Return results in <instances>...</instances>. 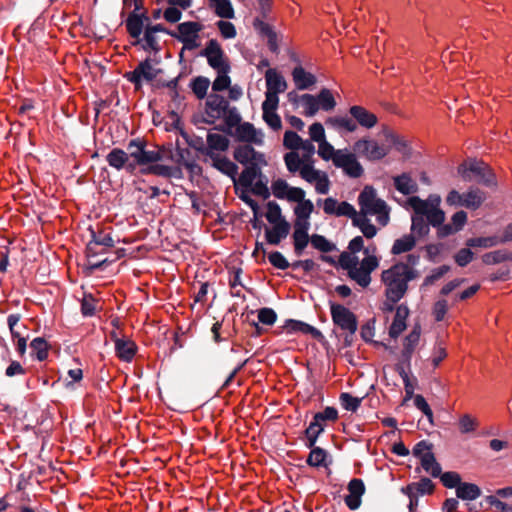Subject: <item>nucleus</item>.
<instances>
[{
    "mask_svg": "<svg viewBox=\"0 0 512 512\" xmlns=\"http://www.w3.org/2000/svg\"><path fill=\"white\" fill-rule=\"evenodd\" d=\"M205 113L201 122L212 125L216 120L223 118L224 125H218L214 129L225 134H232V129L239 124L242 117L235 106H230L229 101L222 95L211 93L205 102Z\"/></svg>",
    "mask_w": 512,
    "mask_h": 512,
    "instance_id": "nucleus-1",
    "label": "nucleus"
},
{
    "mask_svg": "<svg viewBox=\"0 0 512 512\" xmlns=\"http://www.w3.org/2000/svg\"><path fill=\"white\" fill-rule=\"evenodd\" d=\"M419 277V271L404 262H397L381 273L385 285V297L392 302H399L408 291V283Z\"/></svg>",
    "mask_w": 512,
    "mask_h": 512,
    "instance_id": "nucleus-2",
    "label": "nucleus"
},
{
    "mask_svg": "<svg viewBox=\"0 0 512 512\" xmlns=\"http://www.w3.org/2000/svg\"><path fill=\"white\" fill-rule=\"evenodd\" d=\"M408 204L414 211L411 217V233L417 238L426 237L430 232V225H440L445 221V212L442 209H436L418 196H412L408 199Z\"/></svg>",
    "mask_w": 512,
    "mask_h": 512,
    "instance_id": "nucleus-3",
    "label": "nucleus"
},
{
    "mask_svg": "<svg viewBox=\"0 0 512 512\" xmlns=\"http://www.w3.org/2000/svg\"><path fill=\"white\" fill-rule=\"evenodd\" d=\"M146 142L141 139H133L127 145L130 162L126 166V170L133 173L137 166L141 168L149 164L162 161L164 159V151L161 149L147 150Z\"/></svg>",
    "mask_w": 512,
    "mask_h": 512,
    "instance_id": "nucleus-4",
    "label": "nucleus"
},
{
    "mask_svg": "<svg viewBox=\"0 0 512 512\" xmlns=\"http://www.w3.org/2000/svg\"><path fill=\"white\" fill-rule=\"evenodd\" d=\"M457 172L466 182H470L476 178L479 184L486 187H495L497 185L494 172L483 161H465L458 166Z\"/></svg>",
    "mask_w": 512,
    "mask_h": 512,
    "instance_id": "nucleus-5",
    "label": "nucleus"
},
{
    "mask_svg": "<svg viewBox=\"0 0 512 512\" xmlns=\"http://www.w3.org/2000/svg\"><path fill=\"white\" fill-rule=\"evenodd\" d=\"M485 199V193L479 188H470L463 194L453 189L448 193L446 203L449 206H463L467 209L477 210L481 207Z\"/></svg>",
    "mask_w": 512,
    "mask_h": 512,
    "instance_id": "nucleus-6",
    "label": "nucleus"
},
{
    "mask_svg": "<svg viewBox=\"0 0 512 512\" xmlns=\"http://www.w3.org/2000/svg\"><path fill=\"white\" fill-rule=\"evenodd\" d=\"M361 216L376 215L387 208L384 200L377 198L376 190L372 186H365L358 196Z\"/></svg>",
    "mask_w": 512,
    "mask_h": 512,
    "instance_id": "nucleus-7",
    "label": "nucleus"
},
{
    "mask_svg": "<svg viewBox=\"0 0 512 512\" xmlns=\"http://www.w3.org/2000/svg\"><path fill=\"white\" fill-rule=\"evenodd\" d=\"M199 56L206 57L209 66L217 72L229 73L230 65L225 60L224 52L216 39L209 40Z\"/></svg>",
    "mask_w": 512,
    "mask_h": 512,
    "instance_id": "nucleus-8",
    "label": "nucleus"
},
{
    "mask_svg": "<svg viewBox=\"0 0 512 512\" xmlns=\"http://www.w3.org/2000/svg\"><path fill=\"white\" fill-rule=\"evenodd\" d=\"M330 313L334 325L342 331L358 329V319L347 307L331 302Z\"/></svg>",
    "mask_w": 512,
    "mask_h": 512,
    "instance_id": "nucleus-9",
    "label": "nucleus"
},
{
    "mask_svg": "<svg viewBox=\"0 0 512 512\" xmlns=\"http://www.w3.org/2000/svg\"><path fill=\"white\" fill-rule=\"evenodd\" d=\"M161 72L162 69L153 68L151 59L146 58L144 61L140 62L133 71L127 72L125 77L134 84L136 90H139L142 87V79L151 82Z\"/></svg>",
    "mask_w": 512,
    "mask_h": 512,
    "instance_id": "nucleus-10",
    "label": "nucleus"
},
{
    "mask_svg": "<svg viewBox=\"0 0 512 512\" xmlns=\"http://www.w3.org/2000/svg\"><path fill=\"white\" fill-rule=\"evenodd\" d=\"M353 150L365 156L370 161H378L383 159L388 153L389 149L384 145H379L376 141L369 139H360L354 143Z\"/></svg>",
    "mask_w": 512,
    "mask_h": 512,
    "instance_id": "nucleus-11",
    "label": "nucleus"
},
{
    "mask_svg": "<svg viewBox=\"0 0 512 512\" xmlns=\"http://www.w3.org/2000/svg\"><path fill=\"white\" fill-rule=\"evenodd\" d=\"M421 335V326L416 324L403 341V349L399 362L396 365L405 366V369H411V359L416 346L419 343Z\"/></svg>",
    "mask_w": 512,
    "mask_h": 512,
    "instance_id": "nucleus-12",
    "label": "nucleus"
},
{
    "mask_svg": "<svg viewBox=\"0 0 512 512\" xmlns=\"http://www.w3.org/2000/svg\"><path fill=\"white\" fill-rule=\"evenodd\" d=\"M334 165L342 168L345 174L351 178H359L364 173L362 165L357 161L353 153H343L341 150H338V154L334 158Z\"/></svg>",
    "mask_w": 512,
    "mask_h": 512,
    "instance_id": "nucleus-13",
    "label": "nucleus"
},
{
    "mask_svg": "<svg viewBox=\"0 0 512 512\" xmlns=\"http://www.w3.org/2000/svg\"><path fill=\"white\" fill-rule=\"evenodd\" d=\"M235 131H232L231 136H234L238 142H244L247 144H263V134L260 131H257L254 125L250 122H239V124L235 125Z\"/></svg>",
    "mask_w": 512,
    "mask_h": 512,
    "instance_id": "nucleus-14",
    "label": "nucleus"
},
{
    "mask_svg": "<svg viewBox=\"0 0 512 512\" xmlns=\"http://www.w3.org/2000/svg\"><path fill=\"white\" fill-rule=\"evenodd\" d=\"M349 494L345 496V504L351 510H356L361 505V497L365 493V485L362 479L353 478L348 483Z\"/></svg>",
    "mask_w": 512,
    "mask_h": 512,
    "instance_id": "nucleus-15",
    "label": "nucleus"
},
{
    "mask_svg": "<svg viewBox=\"0 0 512 512\" xmlns=\"http://www.w3.org/2000/svg\"><path fill=\"white\" fill-rule=\"evenodd\" d=\"M311 245L314 249H316L322 253L319 257L321 261L328 263L332 266H336L335 259L332 256L326 255L329 252L337 250V247L333 242L329 241L323 235L312 234Z\"/></svg>",
    "mask_w": 512,
    "mask_h": 512,
    "instance_id": "nucleus-16",
    "label": "nucleus"
},
{
    "mask_svg": "<svg viewBox=\"0 0 512 512\" xmlns=\"http://www.w3.org/2000/svg\"><path fill=\"white\" fill-rule=\"evenodd\" d=\"M144 20H149L146 12H143L141 14L131 12L125 21V26L128 34L132 38L136 39L134 43L135 45L139 44L141 41L139 37L143 30Z\"/></svg>",
    "mask_w": 512,
    "mask_h": 512,
    "instance_id": "nucleus-17",
    "label": "nucleus"
},
{
    "mask_svg": "<svg viewBox=\"0 0 512 512\" xmlns=\"http://www.w3.org/2000/svg\"><path fill=\"white\" fill-rule=\"evenodd\" d=\"M349 113L356 124H359L360 126L366 129L373 128L378 122L377 116L374 113L368 111L363 106H351L349 109Z\"/></svg>",
    "mask_w": 512,
    "mask_h": 512,
    "instance_id": "nucleus-18",
    "label": "nucleus"
},
{
    "mask_svg": "<svg viewBox=\"0 0 512 512\" xmlns=\"http://www.w3.org/2000/svg\"><path fill=\"white\" fill-rule=\"evenodd\" d=\"M114 350L116 356L121 361L129 363L135 357L138 351V346L133 340L123 337L121 339H117Z\"/></svg>",
    "mask_w": 512,
    "mask_h": 512,
    "instance_id": "nucleus-19",
    "label": "nucleus"
},
{
    "mask_svg": "<svg viewBox=\"0 0 512 512\" xmlns=\"http://www.w3.org/2000/svg\"><path fill=\"white\" fill-rule=\"evenodd\" d=\"M291 230L289 222H282L272 227L265 226V239L270 245H279L282 240L286 239Z\"/></svg>",
    "mask_w": 512,
    "mask_h": 512,
    "instance_id": "nucleus-20",
    "label": "nucleus"
},
{
    "mask_svg": "<svg viewBox=\"0 0 512 512\" xmlns=\"http://www.w3.org/2000/svg\"><path fill=\"white\" fill-rule=\"evenodd\" d=\"M206 142L208 158L219 155L218 153H216V151H227L230 145V140L225 135L217 133H208L206 137Z\"/></svg>",
    "mask_w": 512,
    "mask_h": 512,
    "instance_id": "nucleus-21",
    "label": "nucleus"
},
{
    "mask_svg": "<svg viewBox=\"0 0 512 512\" xmlns=\"http://www.w3.org/2000/svg\"><path fill=\"white\" fill-rule=\"evenodd\" d=\"M393 185L395 189L403 195H412L418 192L419 187L411 174L404 172L393 177Z\"/></svg>",
    "mask_w": 512,
    "mask_h": 512,
    "instance_id": "nucleus-22",
    "label": "nucleus"
},
{
    "mask_svg": "<svg viewBox=\"0 0 512 512\" xmlns=\"http://www.w3.org/2000/svg\"><path fill=\"white\" fill-rule=\"evenodd\" d=\"M91 231V240L88 242L86 247V262L82 265H79L80 267V274L83 277H90L94 270L96 269V263L92 261V259L95 257V247H96V232L90 228Z\"/></svg>",
    "mask_w": 512,
    "mask_h": 512,
    "instance_id": "nucleus-23",
    "label": "nucleus"
},
{
    "mask_svg": "<svg viewBox=\"0 0 512 512\" xmlns=\"http://www.w3.org/2000/svg\"><path fill=\"white\" fill-rule=\"evenodd\" d=\"M212 161V167L217 169L222 174L230 177L234 184H237V174H238V166L229 160L225 156L217 155L210 158Z\"/></svg>",
    "mask_w": 512,
    "mask_h": 512,
    "instance_id": "nucleus-24",
    "label": "nucleus"
},
{
    "mask_svg": "<svg viewBox=\"0 0 512 512\" xmlns=\"http://www.w3.org/2000/svg\"><path fill=\"white\" fill-rule=\"evenodd\" d=\"M409 315V308L405 304H401L396 308L393 322L389 328V336L397 338L406 329V319Z\"/></svg>",
    "mask_w": 512,
    "mask_h": 512,
    "instance_id": "nucleus-25",
    "label": "nucleus"
},
{
    "mask_svg": "<svg viewBox=\"0 0 512 512\" xmlns=\"http://www.w3.org/2000/svg\"><path fill=\"white\" fill-rule=\"evenodd\" d=\"M203 26L198 22L187 21L180 23L177 26L178 33L172 31L168 32L173 38H176L179 42H182V39L189 37H199V32L202 30Z\"/></svg>",
    "mask_w": 512,
    "mask_h": 512,
    "instance_id": "nucleus-26",
    "label": "nucleus"
},
{
    "mask_svg": "<svg viewBox=\"0 0 512 512\" xmlns=\"http://www.w3.org/2000/svg\"><path fill=\"white\" fill-rule=\"evenodd\" d=\"M266 79V92H274L276 94L282 93L287 88V83L284 77L275 69L269 68L265 72Z\"/></svg>",
    "mask_w": 512,
    "mask_h": 512,
    "instance_id": "nucleus-27",
    "label": "nucleus"
},
{
    "mask_svg": "<svg viewBox=\"0 0 512 512\" xmlns=\"http://www.w3.org/2000/svg\"><path fill=\"white\" fill-rule=\"evenodd\" d=\"M293 81L298 90H306L316 84L317 78L307 72L302 66H297L292 71Z\"/></svg>",
    "mask_w": 512,
    "mask_h": 512,
    "instance_id": "nucleus-28",
    "label": "nucleus"
},
{
    "mask_svg": "<svg viewBox=\"0 0 512 512\" xmlns=\"http://www.w3.org/2000/svg\"><path fill=\"white\" fill-rule=\"evenodd\" d=\"M435 484L431 479L427 477H422L419 482H413L408 484L406 487L401 489L402 492H413L419 495H430L434 492Z\"/></svg>",
    "mask_w": 512,
    "mask_h": 512,
    "instance_id": "nucleus-29",
    "label": "nucleus"
},
{
    "mask_svg": "<svg viewBox=\"0 0 512 512\" xmlns=\"http://www.w3.org/2000/svg\"><path fill=\"white\" fill-rule=\"evenodd\" d=\"M456 496L463 501H473L481 496V489L474 483L462 482L457 487Z\"/></svg>",
    "mask_w": 512,
    "mask_h": 512,
    "instance_id": "nucleus-30",
    "label": "nucleus"
},
{
    "mask_svg": "<svg viewBox=\"0 0 512 512\" xmlns=\"http://www.w3.org/2000/svg\"><path fill=\"white\" fill-rule=\"evenodd\" d=\"M104 316H106L107 319L105 321V325L101 326V330L106 336L109 335L110 339L114 342V346H116L117 339L124 337L120 336V332L118 331L120 320L113 314L108 315V311H105Z\"/></svg>",
    "mask_w": 512,
    "mask_h": 512,
    "instance_id": "nucleus-31",
    "label": "nucleus"
},
{
    "mask_svg": "<svg viewBox=\"0 0 512 512\" xmlns=\"http://www.w3.org/2000/svg\"><path fill=\"white\" fill-rule=\"evenodd\" d=\"M416 242V236L413 234H405L394 241L391 253L393 255H400L402 253L409 252L416 246Z\"/></svg>",
    "mask_w": 512,
    "mask_h": 512,
    "instance_id": "nucleus-32",
    "label": "nucleus"
},
{
    "mask_svg": "<svg viewBox=\"0 0 512 512\" xmlns=\"http://www.w3.org/2000/svg\"><path fill=\"white\" fill-rule=\"evenodd\" d=\"M262 175L261 169L257 166V163L248 164V166L241 172L240 176L237 179V183H239L243 187H251L253 185L254 180L257 177Z\"/></svg>",
    "mask_w": 512,
    "mask_h": 512,
    "instance_id": "nucleus-33",
    "label": "nucleus"
},
{
    "mask_svg": "<svg viewBox=\"0 0 512 512\" xmlns=\"http://www.w3.org/2000/svg\"><path fill=\"white\" fill-rule=\"evenodd\" d=\"M88 283L81 285L82 299H81V312L84 316H93L96 310V299L92 292L87 290Z\"/></svg>",
    "mask_w": 512,
    "mask_h": 512,
    "instance_id": "nucleus-34",
    "label": "nucleus"
},
{
    "mask_svg": "<svg viewBox=\"0 0 512 512\" xmlns=\"http://www.w3.org/2000/svg\"><path fill=\"white\" fill-rule=\"evenodd\" d=\"M421 468L429 473L432 477L437 478L441 475V465L437 462L436 457L432 451L426 452V454L420 459Z\"/></svg>",
    "mask_w": 512,
    "mask_h": 512,
    "instance_id": "nucleus-35",
    "label": "nucleus"
},
{
    "mask_svg": "<svg viewBox=\"0 0 512 512\" xmlns=\"http://www.w3.org/2000/svg\"><path fill=\"white\" fill-rule=\"evenodd\" d=\"M107 161L109 165H111L112 167H115L117 169H126L128 162H130L129 152H125L121 149H113L107 155Z\"/></svg>",
    "mask_w": 512,
    "mask_h": 512,
    "instance_id": "nucleus-36",
    "label": "nucleus"
},
{
    "mask_svg": "<svg viewBox=\"0 0 512 512\" xmlns=\"http://www.w3.org/2000/svg\"><path fill=\"white\" fill-rule=\"evenodd\" d=\"M267 212L265 217L271 225H276L282 222H288L287 219L282 215V209L280 205L275 201H269L266 204Z\"/></svg>",
    "mask_w": 512,
    "mask_h": 512,
    "instance_id": "nucleus-37",
    "label": "nucleus"
},
{
    "mask_svg": "<svg viewBox=\"0 0 512 512\" xmlns=\"http://www.w3.org/2000/svg\"><path fill=\"white\" fill-rule=\"evenodd\" d=\"M210 86V80L205 76H197L192 79L190 88L195 96L202 100L207 96V91Z\"/></svg>",
    "mask_w": 512,
    "mask_h": 512,
    "instance_id": "nucleus-38",
    "label": "nucleus"
},
{
    "mask_svg": "<svg viewBox=\"0 0 512 512\" xmlns=\"http://www.w3.org/2000/svg\"><path fill=\"white\" fill-rule=\"evenodd\" d=\"M31 353L39 361H44L48 357L49 345L42 337L34 338L30 343Z\"/></svg>",
    "mask_w": 512,
    "mask_h": 512,
    "instance_id": "nucleus-39",
    "label": "nucleus"
},
{
    "mask_svg": "<svg viewBox=\"0 0 512 512\" xmlns=\"http://www.w3.org/2000/svg\"><path fill=\"white\" fill-rule=\"evenodd\" d=\"M352 225L359 228L367 239H371L376 236L378 231L376 226L371 223L367 216L360 215L357 219H354V223Z\"/></svg>",
    "mask_w": 512,
    "mask_h": 512,
    "instance_id": "nucleus-40",
    "label": "nucleus"
},
{
    "mask_svg": "<svg viewBox=\"0 0 512 512\" xmlns=\"http://www.w3.org/2000/svg\"><path fill=\"white\" fill-rule=\"evenodd\" d=\"M284 161L287 170L290 173H296L301 171L302 166L307 164L308 161L304 158H300L299 154L295 151L288 152L284 155Z\"/></svg>",
    "mask_w": 512,
    "mask_h": 512,
    "instance_id": "nucleus-41",
    "label": "nucleus"
},
{
    "mask_svg": "<svg viewBox=\"0 0 512 512\" xmlns=\"http://www.w3.org/2000/svg\"><path fill=\"white\" fill-rule=\"evenodd\" d=\"M326 124L331 125L337 129H345L348 132H354L357 129V124L355 123L354 119L349 117H329L326 120Z\"/></svg>",
    "mask_w": 512,
    "mask_h": 512,
    "instance_id": "nucleus-42",
    "label": "nucleus"
},
{
    "mask_svg": "<svg viewBox=\"0 0 512 512\" xmlns=\"http://www.w3.org/2000/svg\"><path fill=\"white\" fill-rule=\"evenodd\" d=\"M327 457L328 453L326 450L320 447H316L310 451L306 462L311 467H326Z\"/></svg>",
    "mask_w": 512,
    "mask_h": 512,
    "instance_id": "nucleus-43",
    "label": "nucleus"
},
{
    "mask_svg": "<svg viewBox=\"0 0 512 512\" xmlns=\"http://www.w3.org/2000/svg\"><path fill=\"white\" fill-rule=\"evenodd\" d=\"M294 254L300 257L309 243L312 242V235L293 232L292 233Z\"/></svg>",
    "mask_w": 512,
    "mask_h": 512,
    "instance_id": "nucleus-44",
    "label": "nucleus"
},
{
    "mask_svg": "<svg viewBox=\"0 0 512 512\" xmlns=\"http://www.w3.org/2000/svg\"><path fill=\"white\" fill-rule=\"evenodd\" d=\"M375 334V319H370L366 323L361 326L360 335L361 338L367 342L372 343L375 346H383L384 348H388V346L379 341H373V337Z\"/></svg>",
    "mask_w": 512,
    "mask_h": 512,
    "instance_id": "nucleus-45",
    "label": "nucleus"
},
{
    "mask_svg": "<svg viewBox=\"0 0 512 512\" xmlns=\"http://www.w3.org/2000/svg\"><path fill=\"white\" fill-rule=\"evenodd\" d=\"M319 109L331 111L336 107V101L332 92L327 88H322L317 96Z\"/></svg>",
    "mask_w": 512,
    "mask_h": 512,
    "instance_id": "nucleus-46",
    "label": "nucleus"
},
{
    "mask_svg": "<svg viewBox=\"0 0 512 512\" xmlns=\"http://www.w3.org/2000/svg\"><path fill=\"white\" fill-rule=\"evenodd\" d=\"M254 148L250 144L239 145L233 153L234 159L242 165L251 164Z\"/></svg>",
    "mask_w": 512,
    "mask_h": 512,
    "instance_id": "nucleus-47",
    "label": "nucleus"
},
{
    "mask_svg": "<svg viewBox=\"0 0 512 512\" xmlns=\"http://www.w3.org/2000/svg\"><path fill=\"white\" fill-rule=\"evenodd\" d=\"M176 155L178 157L176 160L177 163L184 165L190 171H194V169L198 167L192 152L188 148H180L177 146Z\"/></svg>",
    "mask_w": 512,
    "mask_h": 512,
    "instance_id": "nucleus-48",
    "label": "nucleus"
},
{
    "mask_svg": "<svg viewBox=\"0 0 512 512\" xmlns=\"http://www.w3.org/2000/svg\"><path fill=\"white\" fill-rule=\"evenodd\" d=\"M215 4V13L217 16L226 19H232L235 16L233 6L230 0H210Z\"/></svg>",
    "mask_w": 512,
    "mask_h": 512,
    "instance_id": "nucleus-49",
    "label": "nucleus"
},
{
    "mask_svg": "<svg viewBox=\"0 0 512 512\" xmlns=\"http://www.w3.org/2000/svg\"><path fill=\"white\" fill-rule=\"evenodd\" d=\"M348 276L363 288L367 287L371 282V274L361 267L356 266L353 269H349Z\"/></svg>",
    "mask_w": 512,
    "mask_h": 512,
    "instance_id": "nucleus-50",
    "label": "nucleus"
},
{
    "mask_svg": "<svg viewBox=\"0 0 512 512\" xmlns=\"http://www.w3.org/2000/svg\"><path fill=\"white\" fill-rule=\"evenodd\" d=\"M140 172L143 175L152 174V175H157V176H162V177H170L172 174V169L169 166L157 164V162H156V163L149 164L144 168H141Z\"/></svg>",
    "mask_w": 512,
    "mask_h": 512,
    "instance_id": "nucleus-51",
    "label": "nucleus"
},
{
    "mask_svg": "<svg viewBox=\"0 0 512 512\" xmlns=\"http://www.w3.org/2000/svg\"><path fill=\"white\" fill-rule=\"evenodd\" d=\"M341 406L351 412H356L361 405L362 398L354 397L348 392H343L339 396Z\"/></svg>",
    "mask_w": 512,
    "mask_h": 512,
    "instance_id": "nucleus-52",
    "label": "nucleus"
},
{
    "mask_svg": "<svg viewBox=\"0 0 512 512\" xmlns=\"http://www.w3.org/2000/svg\"><path fill=\"white\" fill-rule=\"evenodd\" d=\"M300 101L305 107V116L313 117L319 110L318 100L312 94H303L300 96Z\"/></svg>",
    "mask_w": 512,
    "mask_h": 512,
    "instance_id": "nucleus-53",
    "label": "nucleus"
},
{
    "mask_svg": "<svg viewBox=\"0 0 512 512\" xmlns=\"http://www.w3.org/2000/svg\"><path fill=\"white\" fill-rule=\"evenodd\" d=\"M458 426L461 433L467 434L474 432L479 426V422L470 414H464L460 417Z\"/></svg>",
    "mask_w": 512,
    "mask_h": 512,
    "instance_id": "nucleus-54",
    "label": "nucleus"
},
{
    "mask_svg": "<svg viewBox=\"0 0 512 512\" xmlns=\"http://www.w3.org/2000/svg\"><path fill=\"white\" fill-rule=\"evenodd\" d=\"M322 172L323 171L314 168L312 161H308L307 164H304L302 166V169L300 171V177L304 179L306 182L312 184L318 179V177H320Z\"/></svg>",
    "mask_w": 512,
    "mask_h": 512,
    "instance_id": "nucleus-55",
    "label": "nucleus"
},
{
    "mask_svg": "<svg viewBox=\"0 0 512 512\" xmlns=\"http://www.w3.org/2000/svg\"><path fill=\"white\" fill-rule=\"evenodd\" d=\"M439 477L443 486L449 489H457V487L462 483L460 474L454 471L441 472Z\"/></svg>",
    "mask_w": 512,
    "mask_h": 512,
    "instance_id": "nucleus-56",
    "label": "nucleus"
},
{
    "mask_svg": "<svg viewBox=\"0 0 512 512\" xmlns=\"http://www.w3.org/2000/svg\"><path fill=\"white\" fill-rule=\"evenodd\" d=\"M294 215L298 218L309 217L314 211V204L310 199H304L294 207Z\"/></svg>",
    "mask_w": 512,
    "mask_h": 512,
    "instance_id": "nucleus-57",
    "label": "nucleus"
},
{
    "mask_svg": "<svg viewBox=\"0 0 512 512\" xmlns=\"http://www.w3.org/2000/svg\"><path fill=\"white\" fill-rule=\"evenodd\" d=\"M302 138L294 131L288 130L284 134L283 145L292 151L300 149Z\"/></svg>",
    "mask_w": 512,
    "mask_h": 512,
    "instance_id": "nucleus-58",
    "label": "nucleus"
},
{
    "mask_svg": "<svg viewBox=\"0 0 512 512\" xmlns=\"http://www.w3.org/2000/svg\"><path fill=\"white\" fill-rule=\"evenodd\" d=\"M508 259H510V257L503 250H496V251L488 252L482 256V261L486 265L498 264V263L504 262Z\"/></svg>",
    "mask_w": 512,
    "mask_h": 512,
    "instance_id": "nucleus-59",
    "label": "nucleus"
},
{
    "mask_svg": "<svg viewBox=\"0 0 512 512\" xmlns=\"http://www.w3.org/2000/svg\"><path fill=\"white\" fill-rule=\"evenodd\" d=\"M346 216L352 220V224L354 223V219H357L360 214L357 212L352 204L346 201H342L338 203L337 207V217Z\"/></svg>",
    "mask_w": 512,
    "mask_h": 512,
    "instance_id": "nucleus-60",
    "label": "nucleus"
},
{
    "mask_svg": "<svg viewBox=\"0 0 512 512\" xmlns=\"http://www.w3.org/2000/svg\"><path fill=\"white\" fill-rule=\"evenodd\" d=\"M270 264L280 270H286L290 267V263L285 256L279 251H273L268 255Z\"/></svg>",
    "mask_w": 512,
    "mask_h": 512,
    "instance_id": "nucleus-61",
    "label": "nucleus"
},
{
    "mask_svg": "<svg viewBox=\"0 0 512 512\" xmlns=\"http://www.w3.org/2000/svg\"><path fill=\"white\" fill-rule=\"evenodd\" d=\"M497 244L496 237H476V238H470L466 241L467 247H482V248H489L493 247Z\"/></svg>",
    "mask_w": 512,
    "mask_h": 512,
    "instance_id": "nucleus-62",
    "label": "nucleus"
},
{
    "mask_svg": "<svg viewBox=\"0 0 512 512\" xmlns=\"http://www.w3.org/2000/svg\"><path fill=\"white\" fill-rule=\"evenodd\" d=\"M338 154V150L336 151L334 147L327 142L326 140H323V142L319 143L318 147V155L325 161H328L332 159L334 162V158Z\"/></svg>",
    "mask_w": 512,
    "mask_h": 512,
    "instance_id": "nucleus-63",
    "label": "nucleus"
},
{
    "mask_svg": "<svg viewBox=\"0 0 512 512\" xmlns=\"http://www.w3.org/2000/svg\"><path fill=\"white\" fill-rule=\"evenodd\" d=\"M231 79L228 73L218 72L216 79L212 83V90L214 92H221L229 88Z\"/></svg>",
    "mask_w": 512,
    "mask_h": 512,
    "instance_id": "nucleus-64",
    "label": "nucleus"
}]
</instances>
